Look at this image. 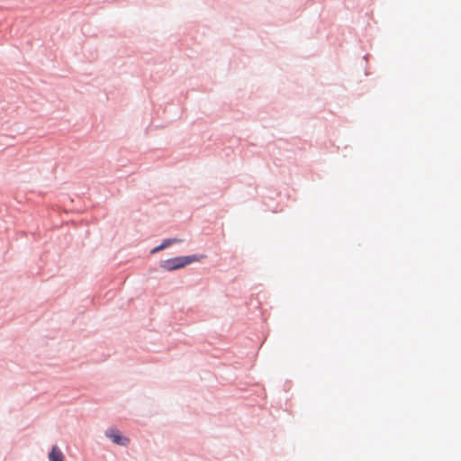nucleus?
Returning a JSON list of instances; mask_svg holds the SVG:
<instances>
[{"label": "nucleus", "instance_id": "f257e3e1", "mask_svg": "<svg viewBox=\"0 0 461 461\" xmlns=\"http://www.w3.org/2000/svg\"><path fill=\"white\" fill-rule=\"evenodd\" d=\"M203 256L192 255L186 257H177L170 259H167L161 262V267L167 271H173L180 269L193 262L200 261L203 258Z\"/></svg>", "mask_w": 461, "mask_h": 461}, {"label": "nucleus", "instance_id": "f03ea898", "mask_svg": "<svg viewBox=\"0 0 461 461\" xmlns=\"http://www.w3.org/2000/svg\"><path fill=\"white\" fill-rule=\"evenodd\" d=\"M105 436L109 438L113 443L119 446H128L130 438L122 435L121 432L116 429H109L105 431Z\"/></svg>", "mask_w": 461, "mask_h": 461}, {"label": "nucleus", "instance_id": "7ed1b4c3", "mask_svg": "<svg viewBox=\"0 0 461 461\" xmlns=\"http://www.w3.org/2000/svg\"><path fill=\"white\" fill-rule=\"evenodd\" d=\"M49 459L50 461H64L65 456L58 446H53L49 454Z\"/></svg>", "mask_w": 461, "mask_h": 461}, {"label": "nucleus", "instance_id": "20e7f679", "mask_svg": "<svg viewBox=\"0 0 461 461\" xmlns=\"http://www.w3.org/2000/svg\"><path fill=\"white\" fill-rule=\"evenodd\" d=\"M177 240H175V239H169V240H165L161 245L154 248L151 249V253H156V252H158L166 248H167L169 245L176 242Z\"/></svg>", "mask_w": 461, "mask_h": 461}]
</instances>
